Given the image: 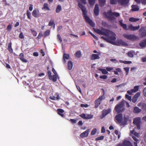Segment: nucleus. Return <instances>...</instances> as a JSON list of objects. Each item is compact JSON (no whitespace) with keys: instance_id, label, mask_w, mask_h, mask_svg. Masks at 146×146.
Here are the masks:
<instances>
[{"instance_id":"64","label":"nucleus","mask_w":146,"mask_h":146,"mask_svg":"<svg viewBox=\"0 0 146 146\" xmlns=\"http://www.w3.org/2000/svg\"><path fill=\"white\" fill-rule=\"evenodd\" d=\"M143 94L146 97V87L143 90Z\"/></svg>"},{"instance_id":"40","label":"nucleus","mask_w":146,"mask_h":146,"mask_svg":"<svg viewBox=\"0 0 146 146\" xmlns=\"http://www.w3.org/2000/svg\"><path fill=\"white\" fill-rule=\"evenodd\" d=\"M110 3L112 5H115L117 4V0H110Z\"/></svg>"},{"instance_id":"7","label":"nucleus","mask_w":146,"mask_h":146,"mask_svg":"<svg viewBox=\"0 0 146 146\" xmlns=\"http://www.w3.org/2000/svg\"><path fill=\"white\" fill-rule=\"evenodd\" d=\"M94 31L100 35H107L106 33L108 29H103L102 30L97 29H96L94 28Z\"/></svg>"},{"instance_id":"29","label":"nucleus","mask_w":146,"mask_h":146,"mask_svg":"<svg viewBox=\"0 0 146 146\" xmlns=\"http://www.w3.org/2000/svg\"><path fill=\"white\" fill-rule=\"evenodd\" d=\"M139 20V19L138 18H136L133 17H131L129 19V20L130 21L135 22L138 21Z\"/></svg>"},{"instance_id":"52","label":"nucleus","mask_w":146,"mask_h":146,"mask_svg":"<svg viewBox=\"0 0 146 146\" xmlns=\"http://www.w3.org/2000/svg\"><path fill=\"white\" fill-rule=\"evenodd\" d=\"M57 38L60 41V42H61L62 41V38L60 35L58 34L57 35Z\"/></svg>"},{"instance_id":"33","label":"nucleus","mask_w":146,"mask_h":146,"mask_svg":"<svg viewBox=\"0 0 146 146\" xmlns=\"http://www.w3.org/2000/svg\"><path fill=\"white\" fill-rule=\"evenodd\" d=\"M128 56L130 57H133V52L132 51H130L128 52L127 53Z\"/></svg>"},{"instance_id":"13","label":"nucleus","mask_w":146,"mask_h":146,"mask_svg":"<svg viewBox=\"0 0 146 146\" xmlns=\"http://www.w3.org/2000/svg\"><path fill=\"white\" fill-rule=\"evenodd\" d=\"M116 45L117 46H120L121 45L123 46H126L127 45V44L124 41L121 39L118 40L116 43Z\"/></svg>"},{"instance_id":"41","label":"nucleus","mask_w":146,"mask_h":146,"mask_svg":"<svg viewBox=\"0 0 146 146\" xmlns=\"http://www.w3.org/2000/svg\"><path fill=\"white\" fill-rule=\"evenodd\" d=\"M27 18L28 19H31V17H30V15H31V13L29 11V10H27Z\"/></svg>"},{"instance_id":"61","label":"nucleus","mask_w":146,"mask_h":146,"mask_svg":"<svg viewBox=\"0 0 146 146\" xmlns=\"http://www.w3.org/2000/svg\"><path fill=\"white\" fill-rule=\"evenodd\" d=\"M43 36V35L42 32L40 33L38 36L37 38L40 39Z\"/></svg>"},{"instance_id":"16","label":"nucleus","mask_w":146,"mask_h":146,"mask_svg":"<svg viewBox=\"0 0 146 146\" xmlns=\"http://www.w3.org/2000/svg\"><path fill=\"white\" fill-rule=\"evenodd\" d=\"M140 28L139 25L136 26H133L132 25H130L129 26V29L131 31H134L138 30Z\"/></svg>"},{"instance_id":"1","label":"nucleus","mask_w":146,"mask_h":146,"mask_svg":"<svg viewBox=\"0 0 146 146\" xmlns=\"http://www.w3.org/2000/svg\"><path fill=\"white\" fill-rule=\"evenodd\" d=\"M78 6L82 12V15L84 18L85 21L92 27H94L95 24L87 15L88 11L85 6L80 2L78 3Z\"/></svg>"},{"instance_id":"19","label":"nucleus","mask_w":146,"mask_h":146,"mask_svg":"<svg viewBox=\"0 0 146 146\" xmlns=\"http://www.w3.org/2000/svg\"><path fill=\"white\" fill-rule=\"evenodd\" d=\"M100 58V57L98 54H93L91 56V59L92 60L99 59Z\"/></svg>"},{"instance_id":"24","label":"nucleus","mask_w":146,"mask_h":146,"mask_svg":"<svg viewBox=\"0 0 146 146\" xmlns=\"http://www.w3.org/2000/svg\"><path fill=\"white\" fill-rule=\"evenodd\" d=\"M140 46L142 47H144L146 46V38L143 40L139 44Z\"/></svg>"},{"instance_id":"18","label":"nucleus","mask_w":146,"mask_h":146,"mask_svg":"<svg viewBox=\"0 0 146 146\" xmlns=\"http://www.w3.org/2000/svg\"><path fill=\"white\" fill-rule=\"evenodd\" d=\"M122 143L124 146H133L129 140H125Z\"/></svg>"},{"instance_id":"20","label":"nucleus","mask_w":146,"mask_h":146,"mask_svg":"<svg viewBox=\"0 0 146 146\" xmlns=\"http://www.w3.org/2000/svg\"><path fill=\"white\" fill-rule=\"evenodd\" d=\"M57 112L62 117H63L64 116V115L63 113L64 112V111L63 110L61 109H58L57 110Z\"/></svg>"},{"instance_id":"21","label":"nucleus","mask_w":146,"mask_h":146,"mask_svg":"<svg viewBox=\"0 0 146 146\" xmlns=\"http://www.w3.org/2000/svg\"><path fill=\"white\" fill-rule=\"evenodd\" d=\"M122 22L123 21L122 20H120L119 21L120 25L125 30H128V29H127V25L126 24L123 23Z\"/></svg>"},{"instance_id":"48","label":"nucleus","mask_w":146,"mask_h":146,"mask_svg":"<svg viewBox=\"0 0 146 146\" xmlns=\"http://www.w3.org/2000/svg\"><path fill=\"white\" fill-rule=\"evenodd\" d=\"M93 115L91 114H88L86 116V119H91L93 117Z\"/></svg>"},{"instance_id":"53","label":"nucleus","mask_w":146,"mask_h":146,"mask_svg":"<svg viewBox=\"0 0 146 146\" xmlns=\"http://www.w3.org/2000/svg\"><path fill=\"white\" fill-rule=\"evenodd\" d=\"M126 98L127 99L131 101V96H129L128 95L126 94L125 96Z\"/></svg>"},{"instance_id":"3","label":"nucleus","mask_w":146,"mask_h":146,"mask_svg":"<svg viewBox=\"0 0 146 146\" xmlns=\"http://www.w3.org/2000/svg\"><path fill=\"white\" fill-rule=\"evenodd\" d=\"M104 17L110 21H115L116 18L113 16L118 17L120 16L119 13L116 12H112L111 10L108 11V12H104L103 13Z\"/></svg>"},{"instance_id":"59","label":"nucleus","mask_w":146,"mask_h":146,"mask_svg":"<svg viewBox=\"0 0 146 146\" xmlns=\"http://www.w3.org/2000/svg\"><path fill=\"white\" fill-rule=\"evenodd\" d=\"M139 86H135L134 88V89L135 90V92L137 91L139 89Z\"/></svg>"},{"instance_id":"51","label":"nucleus","mask_w":146,"mask_h":146,"mask_svg":"<svg viewBox=\"0 0 146 146\" xmlns=\"http://www.w3.org/2000/svg\"><path fill=\"white\" fill-rule=\"evenodd\" d=\"M11 26L12 25L11 24H9V25L7 27V30L9 31H11Z\"/></svg>"},{"instance_id":"31","label":"nucleus","mask_w":146,"mask_h":146,"mask_svg":"<svg viewBox=\"0 0 146 146\" xmlns=\"http://www.w3.org/2000/svg\"><path fill=\"white\" fill-rule=\"evenodd\" d=\"M127 118L126 117H124V120L123 121V120L122 121V122L121 123V125H125L127 124Z\"/></svg>"},{"instance_id":"62","label":"nucleus","mask_w":146,"mask_h":146,"mask_svg":"<svg viewBox=\"0 0 146 146\" xmlns=\"http://www.w3.org/2000/svg\"><path fill=\"white\" fill-rule=\"evenodd\" d=\"M69 121L72 123H76V120L75 119H70Z\"/></svg>"},{"instance_id":"10","label":"nucleus","mask_w":146,"mask_h":146,"mask_svg":"<svg viewBox=\"0 0 146 146\" xmlns=\"http://www.w3.org/2000/svg\"><path fill=\"white\" fill-rule=\"evenodd\" d=\"M141 36L143 37L146 36V28L142 27L139 30Z\"/></svg>"},{"instance_id":"57","label":"nucleus","mask_w":146,"mask_h":146,"mask_svg":"<svg viewBox=\"0 0 146 146\" xmlns=\"http://www.w3.org/2000/svg\"><path fill=\"white\" fill-rule=\"evenodd\" d=\"M140 93L139 92H137L134 96L137 99L138 97L140 96Z\"/></svg>"},{"instance_id":"4","label":"nucleus","mask_w":146,"mask_h":146,"mask_svg":"<svg viewBox=\"0 0 146 146\" xmlns=\"http://www.w3.org/2000/svg\"><path fill=\"white\" fill-rule=\"evenodd\" d=\"M124 106L123 103L121 102L115 106L114 109L117 113H120L124 111L125 109L123 107Z\"/></svg>"},{"instance_id":"2","label":"nucleus","mask_w":146,"mask_h":146,"mask_svg":"<svg viewBox=\"0 0 146 146\" xmlns=\"http://www.w3.org/2000/svg\"><path fill=\"white\" fill-rule=\"evenodd\" d=\"M106 33L107 35H105V36H102L101 38L105 40L107 42L113 44V41L116 39V35L115 33L108 29Z\"/></svg>"},{"instance_id":"63","label":"nucleus","mask_w":146,"mask_h":146,"mask_svg":"<svg viewBox=\"0 0 146 146\" xmlns=\"http://www.w3.org/2000/svg\"><path fill=\"white\" fill-rule=\"evenodd\" d=\"M94 14L98 16L99 15V10H94Z\"/></svg>"},{"instance_id":"8","label":"nucleus","mask_w":146,"mask_h":146,"mask_svg":"<svg viewBox=\"0 0 146 146\" xmlns=\"http://www.w3.org/2000/svg\"><path fill=\"white\" fill-rule=\"evenodd\" d=\"M103 99H104V96H102L99 97L95 101V108H98L99 105L100 104L101 101Z\"/></svg>"},{"instance_id":"11","label":"nucleus","mask_w":146,"mask_h":146,"mask_svg":"<svg viewBox=\"0 0 146 146\" xmlns=\"http://www.w3.org/2000/svg\"><path fill=\"white\" fill-rule=\"evenodd\" d=\"M111 111L110 109H108L107 110H103L102 111V116L103 118L106 115L110 113Z\"/></svg>"},{"instance_id":"35","label":"nucleus","mask_w":146,"mask_h":146,"mask_svg":"<svg viewBox=\"0 0 146 146\" xmlns=\"http://www.w3.org/2000/svg\"><path fill=\"white\" fill-rule=\"evenodd\" d=\"M119 62L120 63H122L125 64H129L132 63V62L131 61H123L120 60H119Z\"/></svg>"},{"instance_id":"36","label":"nucleus","mask_w":146,"mask_h":146,"mask_svg":"<svg viewBox=\"0 0 146 146\" xmlns=\"http://www.w3.org/2000/svg\"><path fill=\"white\" fill-rule=\"evenodd\" d=\"M136 92L134 89H131L130 90H128L127 93L129 95H131L133 93Z\"/></svg>"},{"instance_id":"32","label":"nucleus","mask_w":146,"mask_h":146,"mask_svg":"<svg viewBox=\"0 0 146 146\" xmlns=\"http://www.w3.org/2000/svg\"><path fill=\"white\" fill-rule=\"evenodd\" d=\"M75 55L78 58H80L81 56V52L80 50L77 51L75 53Z\"/></svg>"},{"instance_id":"50","label":"nucleus","mask_w":146,"mask_h":146,"mask_svg":"<svg viewBox=\"0 0 146 146\" xmlns=\"http://www.w3.org/2000/svg\"><path fill=\"white\" fill-rule=\"evenodd\" d=\"M47 74H48V77L49 79H51V76H52V75H51V72L49 70L47 72Z\"/></svg>"},{"instance_id":"15","label":"nucleus","mask_w":146,"mask_h":146,"mask_svg":"<svg viewBox=\"0 0 146 146\" xmlns=\"http://www.w3.org/2000/svg\"><path fill=\"white\" fill-rule=\"evenodd\" d=\"M39 13L38 10H36V9H34L32 13V15L35 17H37L40 16V14Z\"/></svg>"},{"instance_id":"27","label":"nucleus","mask_w":146,"mask_h":146,"mask_svg":"<svg viewBox=\"0 0 146 146\" xmlns=\"http://www.w3.org/2000/svg\"><path fill=\"white\" fill-rule=\"evenodd\" d=\"M141 111V109H139L137 107H135L133 109V112L134 113H138L140 112Z\"/></svg>"},{"instance_id":"47","label":"nucleus","mask_w":146,"mask_h":146,"mask_svg":"<svg viewBox=\"0 0 146 146\" xmlns=\"http://www.w3.org/2000/svg\"><path fill=\"white\" fill-rule=\"evenodd\" d=\"M124 69L125 71L126 75H127L129 73V67H125L124 68Z\"/></svg>"},{"instance_id":"44","label":"nucleus","mask_w":146,"mask_h":146,"mask_svg":"<svg viewBox=\"0 0 146 146\" xmlns=\"http://www.w3.org/2000/svg\"><path fill=\"white\" fill-rule=\"evenodd\" d=\"M89 4L91 5H93L95 3V0H88Z\"/></svg>"},{"instance_id":"56","label":"nucleus","mask_w":146,"mask_h":146,"mask_svg":"<svg viewBox=\"0 0 146 146\" xmlns=\"http://www.w3.org/2000/svg\"><path fill=\"white\" fill-rule=\"evenodd\" d=\"M80 116L83 119H86V115L84 113H82L80 115Z\"/></svg>"},{"instance_id":"58","label":"nucleus","mask_w":146,"mask_h":146,"mask_svg":"<svg viewBox=\"0 0 146 146\" xmlns=\"http://www.w3.org/2000/svg\"><path fill=\"white\" fill-rule=\"evenodd\" d=\"M100 78L103 79H106L107 78V76L106 75H104L100 76Z\"/></svg>"},{"instance_id":"14","label":"nucleus","mask_w":146,"mask_h":146,"mask_svg":"<svg viewBox=\"0 0 146 146\" xmlns=\"http://www.w3.org/2000/svg\"><path fill=\"white\" fill-rule=\"evenodd\" d=\"M133 123L135 125L140 124L141 123V119L140 117H137L134 118L133 120Z\"/></svg>"},{"instance_id":"12","label":"nucleus","mask_w":146,"mask_h":146,"mask_svg":"<svg viewBox=\"0 0 146 146\" xmlns=\"http://www.w3.org/2000/svg\"><path fill=\"white\" fill-rule=\"evenodd\" d=\"M89 133V129H87L86 131L81 133L80 135V137L81 138H84L87 137Z\"/></svg>"},{"instance_id":"22","label":"nucleus","mask_w":146,"mask_h":146,"mask_svg":"<svg viewBox=\"0 0 146 146\" xmlns=\"http://www.w3.org/2000/svg\"><path fill=\"white\" fill-rule=\"evenodd\" d=\"M19 56V58L23 62L26 63L27 62V60L24 58V55L22 53H20Z\"/></svg>"},{"instance_id":"17","label":"nucleus","mask_w":146,"mask_h":146,"mask_svg":"<svg viewBox=\"0 0 146 146\" xmlns=\"http://www.w3.org/2000/svg\"><path fill=\"white\" fill-rule=\"evenodd\" d=\"M138 106L140 107L144 111H146V104L142 102L139 103L137 105Z\"/></svg>"},{"instance_id":"25","label":"nucleus","mask_w":146,"mask_h":146,"mask_svg":"<svg viewBox=\"0 0 146 146\" xmlns=\"http://www.w3.org/2000/svg\"><path fill=\"white\" fill-rule=\"evenodd\" d=\"M42 9H44L45 10L50 11V9L48 7V5L46 3H44V4L43 7H42Z\"/></svg>"},{"instance_id":"49","label":"nucleus","mask_w":146,"mask_h":146,"mask_svg":"<svg viewBox=\"0 0 146 146\" xmlns=\"http://www.w3.org/2000/svg\"><path fill=\"white\" fill-rule=\"evenodd\" d=\"M54 24V20L53 19L51 20L48 23V25L49 26H51L53 25Z\"/></svg>"},{"instance_id":"55","label":"nucleus","mask_w":146,"mask_h":146,"mask_svg":"<svg viewBox=\"0 0 146 146\" xmlns=\"http://www.w3.org/2000/svg\"><path fill=\"white\" fill-rule=\"evenodd\" d=\"M137 99L135 98L134 96L132 98V101L133 103H135L137 101Z\"/></svg>"},{"instance_id":"28","label":"nucleus","mask_w":146,"mask_h":146,"mask_svg":"<svg viewBox=\"0 0 146 146\" xmlns=\"http://www.w3.org/2000/svg\"><path fill=\"white\" fill-rule=\"evenodd\" d=\"M99 3L101 7L104 6L106 4V0H98Z\"/></svg>"},{"instance_id":"46","label":"nucleus","mask_w":146,"mask_h":146,"mask_svg":"<svg viewBox=\"0 0 146 146\" xmlns=\"http://www.w3.org/2000/svg\"><path fill=\"white\" fill-rule=\"evenodd\" d=\"M50 33V31L49 30H47L45 31L44 34V36L45 37H46L48 35H49Z\"/></svg>"},{"instance_id":"37","label":"nucleus","mask_w":146,"mask_h":146,"mask_svg":"<svg viewBox=\"0 0 146 146\" xmlns=\"http://www.w3.org/2000/svg\"><path fill=\"white\" fill-rule=\"evenodd\" d=\"M50 80H52L54 82H55L57 80V77L56 75H54L51 76V79Z\"/></svg>"},{"instance_id":"30","label":"nucleus","mask_w":146,"mask_h":146,"mask_svg":"<svg viewBox=\"0 0 146 146\" xmlns=\"http://www.w3.org/2000/svg\"><path fill=\"white\" fill-rule=\"evenodd\" d=\"M11 42H10L8 44V50L10 52H13V49L11 47Z\"/></svg>"},{"instance_id":"26","label":"nucleus","mask_w":146,"mask_h":146,"mask_svg":"<svg viewBox=\"0 0 146 146\" xmlns=\"http://www.w3.org/2000/svg\"><path fill=\"white\" fill-rule=\"evenodd\" d=\"M73 66V64L72 62L71 61H69L68 62V69L69 70H71L72 69Z\"/></svg>"},{"instance_id":"23","label":"nucleus","mask_w":146,"mask_h":146,"mask_svg":"<svg viewBox=\"0 0 146 146\" xmlns=\"http://www.w3.org/2000/svg\"><path fill=\"white\" fill-rule=\"evenodd\" d=\"M131 10L133 11H138L139 10L138 6L136 5H133L131 6Z\"/></svg>"},{"instance_id":"39","label":"nucleus","mask_w":146,"mask_h":146,"mask_svg":"<svg viewBox=\"0 0 146 146\" xmlns=\"http://www.w3.org/2000/svg\"><path fill=\"white\" fill-rule=\"evenodd\" d=\"M63 58L65 60V59H68L69 58V54L64 53L63 54Z\"/></svg>"},{"instance_id":"6","label":"nucleus","mask_w":146,"mask_h":146,"mask_svg":"<svg viewBox=\"0 0 146 146\" xmlns=\"http://www.w3.org/2000/svg\"><path fill=\"white\" fill-rule=\"evenodd\" d=\"M118 113V114L115 117V121L117 123L121 124L122 121L123 120V115L121 113Z\"/></svg>"},{"instance_id":"45","label":"nucleus","mask_w":146,"mask_h":146,"mask_svg":"<svg viewBox=\"0 0 146 146\" xmlns=\"http://www.w3.org/2000/svg\"><path fill=\"white\" fill-rule=\"evenodd\" d=\"M104 136H101L100 137H99L96 138L95 139L96 141H98L99 140H102L104 139Z\"/></svg>"},{"instance_id":"54","label":"nucleus","mask_w":146,"mask_h":146,"mask_svg":"<svg viewBox=\"0 0 146 146\" xmlns=\"http://www.w3.org/2000/svg\"><path fill=\"white\" fill-rule=\"evenodd\" d=\"M80 106L81 107L88 108V105L87 104H81Z\"/></svg>"},{"instance_id":"43","label":"nucleus","mask_w":146,"mask_h":146,"mask_svg":"<svg viewBox=\"0 0 146 146\" xmlns=\"http://www.w3.org/2000/svg\"><path fill=\"white\" fill-rule=\"evenodd\" d=\"M97 132V129L96 128H94L92 129L91 133L92 135H95Z\"/></svg>"},{"instance_id":"9","label":"nucleus","mask_w":146,"mask_h":146,"mask_svg":"<svg viewBox=\"0 0 146 146\" xmlns=\"http://www.w3.org/2000/svg\"><path fill=\"white\" fill-rule=\"evenodd\" d=\"M118 4L121 6H125L127 5L129 0H117Z\"/></svg>"},{"instance_id":"42","label":"nucleus","mask_w":146,"mask_h":146,"mask_svg":"<svg viewBox=\"0 0 146 146\" xmlns=\"http://www.w3.org/2000/svg\"><path fill=\"white\" fill-rule=\"evenodd\" d=\"M31 31L32 34L34 36H36L37 33L35 31H34L33 29H31Z\"/></svg>"},{"instance_id":"5","label":"nucleus","mask_w":146,"mask_h":146,"mask_svg":"<svg viewBox=\"0 0 146 146\" xmlns=\"http://www.w3.org/2000/svg\"><path fill=\"white\" fill-rule=\"evenodd\" d=\"M123 36L127 39L132 41H133L138 38L137 36L133 34H124L123 35Z\"/></svg>"},{"instance_id":"60","label":"nucleus","mask_w":146,"mask_h":146,"mask_svg":"<svg viewBox=\"0 0 146 146\" xmlns=\"http://www.w3.org/2000/svg\"><path fill=\"white\" fill-rule=\"evenodd\" d=\"M110 61L115 63H116L117 62V60L115 59H111Z\"/></svg>"},{"instance_id":"34","label":"nucleus","mask_w":146,"mask_h":146,"mask_svg":"<svg viewBox=\"0 0 146 146\" xmlns=\"http://www.w3.org/2000/svg\"><path fill=\"white\" fill-rule=\"evenodd\" d=\"M61 10V6L60 5H58L56 9V11L57 13L59 12Z\"/></svg>"},{"instance_id":"38","label":"nucleus","mask_w":146,"mask_h":146,"mask_svg":"<svg viewBox=\"0 0 146 146\" xmlns=\"http://www.w3.org/2000/svg\"><path fill=\"white\" fill-rule=\"evenodd\" d=\"M99 70L101 71L102 72V73L103 74H108V72L105 69H102L100 68H99Z\"/></svg>"}]
</instances>
